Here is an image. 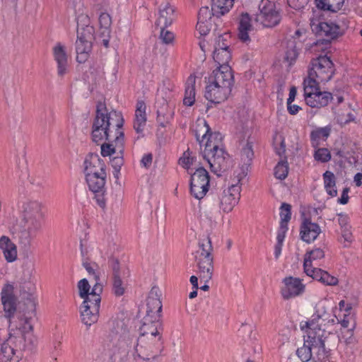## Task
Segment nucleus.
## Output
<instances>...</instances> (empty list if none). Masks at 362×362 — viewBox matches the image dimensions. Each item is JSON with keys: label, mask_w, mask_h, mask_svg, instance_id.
<instances>
[{"label": "nucleus", "mask_w": 362, "mask_h": 362, "mask_svg": "<svg viewBox=\"0 0 362 362\" xmlns=\"http://www.w3.org/2000/svg\"><path fill=\"white\" fill-rule=\"evenodd\" d=\"M209 189V175L204 168H199L192 174L190 193L197 199L204 198Z\"/></svg>", "instance_id": "nucleus-14"}, {"label": "nucleus", "mask_w": 362, "mask_h": 362, "mask_svg": "<svg viewBox=\"0 0 362 362\" xmlns=\"http://www.w3.org/2000/svg\"><path fill=\"white\" fill-rule=\"evenodd\" d=\"M222 139L220 133L213 132L202 144L204 158L208 162L211 171L218 176L226 170L228 160V153L222 148Z\"/></svg>", "instance_id": "nucleus-5"}, {"label": "nucleus", "mask_w": 362, "mask_h": 362, "mask_svg": "<svg viewBox=\"0 0 362 362\" xmlns=\"http://www.w3.org/2000/svg\"><path fill=\"white\" fill-rule=\"evenodd\" d=\"M339 319L336 317V321L337 320L338 323L344 328H348L350 323L354 321V314L352 313H341L339 314Z\"/></svg>", "instance_id": "nucleus-49"}, {"label": "nucleus", "mask_w": 362, "mask_h": 362, "mask_svg": "<svg viewBox=\"0 0 362 362\" xmlns=\"http://www.w3.org/2000/svg\"><path fill=\"white\" fill-rule=\"evenodd\" d=\"M8 338L6 341L1 344V349H0V362H15L13 360V356L15 353V348L12 347V345H14L16 349H19L21 350H32L35 346L36 338L34 336V341L32 345L30 346H21L16 339H11V326L10 322H8Z\"/></svg>", "instance_id": "nucleus-20"}, {"label": "nucleus", "mask_w": 362, "mask_h": 362, "mask_svg": "<svg viewBox=\"0 0 362 362\" xmlns=\"http://www.w3.org/2000/svg\"><path fill=\"white\" fill-rule=\"evenodd\" d=\"M86 180L107 176L106 165L98 155H91L84 161Z\"/></svg>", "instance_id": "nucleus-18"}, {"label": "nucleus", "mask_w": 362, "mask_h": 362, "mask_svg": "<svg viewBox=\"0 0 362 362\" xmlns=\"http://www.w3.org/2000/svg\"><path fill=\"white\" fill-rule=\"evenodd\" d=\"M213 14L209 7H202L198 13L197 30L201 35H206L211 28V16Z\"/></svg>", "instance_id": "nucleus-28"}, {"label": "nucleus", "mask_w": 362, "mask_h": 362, "mask_svg": "<svg viewBox=\"0 0 362 362\" xmlns=\"http://www.w3.org/2000/svg\"><path fill=\"white\" fill-rule=\"evenodd\" d=\"M175 19V9L170 3L162 4L159 9L156 24L160 28H165L171 25Z\"/></svg>", "instance_id": "nucleus-30"}, {"label": "nucleus", "mask_w": 362, "mask_h": 362, "mask_svg": "<svg viewBox=\"0 0 362 362\" xmlns=\"http://www.w3.org/2000/svg\"><path fill=\"white\" fill-rule=\"evenodd\" d=\"M288 173V165L286 159L279 161L274 168V175L277 179L284 180Z\"/></svg>", "instance_id": "nucleus-41"}, {"label": "nucleus", "mask_w": 362, "mask_h": 362, "mask_svg": "<svg viewBox=\"0 0 362 362\" xmlns=\"http://www.w3.org/2000/svg\"><path fill=\"white\" fill-rule=\"evenodd\" d=\"M242 159L250 161L253 156V151L251 144L247 143L241 151Z\"/></svg>", "instance_id": "nucleus-56"}, {"label": "nucleus", "mask_w": 362, "mask_h": 362, "mask_svg": "<svg viewBox=\"0 0 362 362\" xmlns=\"http://www.w3.org/2000/svg\"><path fill=\"white\" fill-rule=\"evenodd\" d=\"M337 119L339 123L345 124L350 122L354 121L355 116L351 112H349L346 115L339 112L337 114Z\"/></svg>", "instance_id": "nucleus-53"}, {"label": "nucleus", "mask_w": 362, "mask_h": 362, "mask_svg": "<svg viewBox=\"0 0 362 362\" xmlns=\"http://www.w3.org/2000/svg\"><path fill=\"white\" fill-rule=\"evenodd\" d=\"M330 48L329 41L327 40H319L311 46V51L315 54L325 52Z\"/></svg>", "instance_id": "nucleus-46"}, {"label": "nucleus", "mask_w": 362, "mask_h": 362, "mask_svg": "<svg viewBox=\"0 0 362 362\" xmlns=\"http://www.w3.org/2000/svg\"><path fill=\"white\" fill-rule=\"evenodd\" d=\"M335 323L336 315L332 313L329 303L320 300L316 304L315 313L310 319L300 323V328L327 338L332 333Z\"/></svg>", "instance_id": "nucleus-4"}, {"label": "nucleus", "mask_w": 362, "mask_h": 362, "mask_svg": "<svg viewBox=\"0 0 362 362\" xmlns=\"http://www.w3.org/2000/svg\"><path fill=\"white\" fill-rule=\"evenodd\" d=\"M299 55V49L295 41H289L287 43L286 49L284 59L288 63V66L293 64Z\"/></svg>", "instance_id": "nucleus-39"}, {"label": "nucleus", "mask_w": 362, "mask_h": 362, "mask_svg": "<svg viewBox=\"0 0 362 362\" xmlns=\"http://www.w3.org/2000/svg\"><path fill=\"white\" fill-rule=\"evenodd\" d=\"M329 135V129L321 128L311 133V139L313 140V145L315 146L317 144H315V141L320 139H326Z\"/></svg>", "instance_id": "nucleus-48"}, {"label": "nucleus", "mask_w": 362, "mask_h": 362, "mask_svg": "<svg viewBox=\"0 0 362 362\" xmlns=\"http://www.w3.org/2000/svg\"><path fill=\"white\" fill-rule=\"evenodd\" d=\"M252 30H238V37L239 39L245 43H247L250 41V33Z\"/></svg>", "instance_id": "nucleus-61"}, {"label": "nucleus", "mask_w": 362, "mask_h": 362, "mask_svg": "<svg viewBox=\"0 0 362 362\" xmlns=\"http://www.w3.org/2000/svg\"><path fill=\"white\" fill-rule=\"evenodd\" d=\"M82 265L90 276L93 277L95 283H101L100 277L103 273L101 268L95 262L82 260Z\"/></svg>", "instance_id": "nucleus-40"}, {"label": "nucleus", "mask_w": 362, "mask_h": 362, "mask_svg": "<svg viewBox=\"0 0 362 362\" xmlns=\"http://www.w3.org/2000/svg\"><path fill=\"white\" fill-rule=\"evenodd\" d=\"M324 187L327 193L331 197H334L337 195V189L336 187V177L334 174L327 170L323 174Z\"/></svg>", "instance_id": "nucleus-37"}, {"label": "nucleus", "mask_w": 362, "mask_h": 362, "mask_svg": "<svg viewBox=\"0 0 362 362\" xmlns=\"http://www.w3.org/2000/svg\"><path fill=\"white\" fill-rule=\"evenodd\" d=\"M227 37L228 35L226 34L218 36L215 41L214 49H216L218 47H221L223 45H228V43L226 42Z\"/></svg>", "instance_id": "nucleus-64"}, {"label": "nucleus", "mask_w": 362, "mask_h": 362, "mask_svg": "<svg viewBox=\"0 0 362 362\" xmlns=\"http://www.w3.org/2000/svg\"><path fill=\"white\" fill-rule=\"evenodd\" d=\"M160 291L158 287H153L149 292L146 303V316L160 318L162 303L160 299Z\"/></svg>", "instance_id": "nucleus-25"}, {"label": "nucleus", "mask_w": 362, "mask_h": 362, "mask_svg": "<svg viewBox=\"0 0 362 362\" xmlns=\"http://www.w3.org/2000/svg\"><path fill=\"white\" fill-rule=\"evenodd\" d=\"M339 307L341 313H352L351 304L346 303L344 300H341L339 303Z\"/></svg>", "instance_id": "nucleus-63"}, {"label": "nucleus", "mask_w": 362, "mask_h": 362, "mask_svg": "<svg viewBox=\"0 0 362 362\" xmlns=\"http://www.w3.org/2000/svg\"><path fill=\"white\" fill-rule=\"evenodd\" d=\"M325 3L322 6V8L337 12L340 10L344 5V0H324Z\"/></svg>", "instance_id": "nucleus-47"}, {"label": "nucleus", "mask_w": 362, "mask_h": 362, "mask_svg": "<svg viewBox=\"0 0 362 362\" xmlns=\"http://www.w3.org/2000/svg\"><path fill=\"white\" fill-rule=\"evenodd\" d=\"M114 154H117V156L113 157L111 160L112 166L114 169H121V167L123 165V153L122 154L114 153ZM112 155H113V153Z\"/></svg>", "instance_id": "nucleus-58"}, {"label": "nucleus", "mask_w": 362, "mask_h": 362, "mask_svg": "<svg viewBox=\"0 0 362 362\" xmlns=\"http://www.w3.org/2000/svg\"><path fill=\"white\" fill-rule=\"evenodd\" d=\"M303 86L305 103L311 107H325L332 99V94L327 91H320L318 84L315 81L304 80Z\"/></svg>", "instance_id": "nucleus-12"}, {"label": "nucleus", "mask_w": 362, "mask_h": 362, "mask_svg": "<svg viewBox=\"0 0 362 362\" xmlns=\"http://www.w3.org/2000/svg\"><path fill=\"white\" fill-rule=\"evenodd\" d=\"M123 117L119 112L108 110L105 105H97L95 117L92 126V139L95 143L108 141L101 145V154L110 156L114 153L124 152Z\"/></svg>", "instance_id": "nucleus-2"}, {"label": "nucleus", "mask_w": 362, "mask_h": 362, "mask_svg": "<svg viewBox=\"0 0 362 362\" xmlns=\"http://www.w3.org/2000/svg\"><path fill=\"white\" fill-rule=\"evenodd\" d=\"M98 288L100 291L98 293V297H101V294L103 291V285L101 283H95L91 291H90V285L86 279H81L77 284L78 295L83 300L91 301L93 292L95 289H98Z\"/></svg>", "instance_id": "nucleus-27"}, {"label": "nucleus", "mask_w": 362, "mask_h": 362, "mask_svg": "<svg viewBox=\"0 0 362 362\" xmlns=\"http://www.w3.org/2000/svg\"><path fill=\"white\" fill-rule=\"evenodd\" d=\"M213 57L214 61L219 65H228V63L231 58L230 52L228 50V45H223L221 47L214 49Z\"/></svg>", "instance_id": "nucleus-36"}, {"label": "nucleus", "mask_w": 362, "mask_h": 362, "mask_svg": "<svg viewBox=\"0 0 362 362\" xmlns=\"http://www.w3.org/2000/svg\"><path fill=\"white\" fill-rule=\"evenodd\" d=\"M322 230L320 226L308 219H305L300 226V235L301 239L308 243L313 242Z\"/></svg>", "instance_id": "nucleus-26"}, {"label": "nucleus", "mask_w": 362, "mask_h": 362, "mask_svg": "<svg viewBox=\"0 0 362 362\" xmlns=\"http://www.w3.org/2000/svg\"><path fill=\"white\" fill-rule=\"evenodd\" d=\"M194 131L197 140L201 146H202L209 134L211 133L208 124L204 119H199L197 122Z\"/></svg>", "instance_id": "nucleus-38"}, {"label": "nucleus", "mask_w": 362, "mask_h": 362, "mask_svg": "<svg viewBox=\"0 0 362 362\" xmlns=\"http://www.w3.org/2000/svg\"><path fill=\"white\" fill-rule=\"evenodd\" d=\"M314 158L316 160L321 163H327L331 159L329 151L325 148H319L315 150Z\"/></svg>", "instance_id": "nucleus-45"}, {"label": "nucleus", "mask_w": 362, "mask_h": 362, "mask_svg": "<svg viewBox=\"0 0 362 362\" xmlns=\"http://www.w3.org/2000/svg\"><path fill=\"white\" fill-rule=\"evenodd\" d=\"M305 286L299 278L287 276L283 279L280 293L283 299L289 300L301 296Z\"/></svg>", "instance_id": "nucleus-17"}, {"label": "nucleus", "mask_w": 362, "mask_h": 362, "mask_svg": "<svg viewBox=\"0 0 362 362\" xmlns=\"http://www.w3.org/2000/svg\"><path fill=\"white\" fill-rule=\"evenodd\" d=\"M160 38L163 43L170 44L174 40V34L170 30H165V28H160Z\"/></svg>", "instance_id": "nucleus-54"}, {"label": "nucleus", "mask_w": 362, "mask_h": 362, "mask_svg": "<svg viewBox=\"0 0 362 362\" xmlns=\"http://www.w3.org/2000/svg\"><path fill=\"white\" fill-rule=\"evenodd\" d=\"M291 205L288 204L283 203L281 204L280 208L281 225L287 226L291 217Z\"/></svg>", "instance_id": "nucleus-43"}, {"label": "nucleus", "mask_w": 362, "mask_h": 362, "mask_svg": "<svg viewBox=\"0 0 362 362\" xmlns=\"http://www.w3.org/2000/svg\"><path fill=\"white\" fill-rule=\"evenodd\" d=\"M308 276L327 286H336L339 283V280L336 276L329 274L327 272L321 269L312 270V272L308 274Z\"/></svg>", "instance_id": "nucleus-34"}, {"label": "nucleus", "mask_w": 362, "mask_h": 362, "mask_svg": "<svg viewBox=\"0 0 362 362\" xmlns=\"http://www.w3.org/2000/svg\"><path fill=\"white\" fill-rule=\"evenodd\" d=\"M106 180L107 176H99V177L86 180L89 190L94 194L93 199L102 209H104L106 205Z\"/></svg>", "instance_id": "nucleus-19"}, {"label": "nucleus", "mask_w": 362, "mask_h": 362, "mask_svg": "<svg viewBox=\"0 0 362 362\" xmlns=\"http://www.w3.org/2000/svg\"><path fill=\"white\" fill-rule=\"evenodd\" d=\"M309 0H287L289 6L294 9L299 10L307 5Z\"/></svg>", "instance_id": "nucleus-57"}, {"label": "nucleus", "mask_w": 362, "mask_h": 362, "mask_svg": "<svg viewBox=\"0 0 362 362\" xmlns=\"http://www.w3.org/2000/svg\"><path fill=\"white\" fill-rule=\"evenodd\" d=\"M158 342L156 339L151 340L147 339L146 337H139L133 353L134 360L141 359L149 361L151 359H156L157 355L155 354V346Z\"/></svg>", "instance_id": "nucleus-16"}, {"label": "nucleus", "mask_w": 362, "mask_h": 362, "mask_svg": "<svg viewBox=\"0 0 362 362\" xmlns=\"http://www.w3.org/2000/svg\"><path fill=\"white\" fill-rule=\"evenodd\" d=\"M80 247L83 260H88V253L91 247L90 245L87 242H81Z\"/></svg>", "instance_id": "nucleus-59"}, {"label": "nucleus", "mask_w": 362, "mask_h": 362, "mask_svg": "<svg viewBox=\"0 0 362 362\" xmlns=\"http://www.w3.org/2000/svg\"><path fill=\"white\" fill-rule=\"evenodd\" d=\"M235 0H211V12L213 16H221L228 13Z\"/></svg>", "instance_id": "nucleus-33"}, {"label": "nucleus", "mask_w": 362, "mask_h": 362, "mask_svg": "<svg viewBox=\"0 0 362 362\" xmlns=\"http://www.w3.org/2000/svg\"><path fill=\"white\" fill-rule=\"evenodd\" d=\"M247 172L243 168L234 171L230 177L228 186L223 189L218 196V206L223 213L233 211L240 199L242 181L246 177Z\"/></svg>", "instance_id": "nucleus-7"}, {"label": "nucleus", "mask_w": 362, "mask_h": 362, "mask_svg": "<svg viewBox=\"0 0 362 362\" xmlns=\"http://www.w3.org/2000/svg\"><path fill=\"white\" fill-rule=\"evenodd\" d=\"M255 21L267 28L277 25L280 23L281 15L276 4L270 0H261Z\"/></svg>", "instance_id": "nucleus-11"}, {"label": "nucleus", "mask_w": 362, "mask_h": 362, "mask_svg": "<svg viewBox=\"0 0 362 362\" xmlns=\"http://www.w3.org/2000/svg\"><path fill=\"white\" fill-rule=\"evenodd\" d=\"M99 23L100 28L107 31L112 24V20L110 14L107 13H102L99 17Z\"/></svg>", "instance_id": "nucleus-52"}, {"label": "nucleus", "mask_w": 362, "mask_h": 362, "mask_svg": "<svg viewBox=\"0 0 362 362\" xmlns=\"http://www.w3.org/2000/svg\"><path fill=\"white\" fill-rule=\"evenodd\" d=\"M0 250L8 262H13L17 259V247L6 235L0 237Z\"/></svg>", "instance_id": "nucleus-29"}, {"label": "nucleus", "mask_w": 362, "mask_h": 362, "mask_svg": "<svg viewBox=\"0 0 362 362\" xmlns=\"http://www.w3.org/2000/svg\"><path fill=\"white\" fill-rule=\"evenodd\" d=\"M341 238L344 239V247L349 246L353 241V235L349 227L341 229Z\"/></svg>", "instance_id": "nucleus-55"}, {"label": "nucleus", "mask_w": 362, "mask_h": 362, "mask_svg": "<svg viewBox=\"0 0 362 362\" xmlns=\"http://www.w3.org/2000/svg\"><path fill=\"white\" fill-rule=\"evenodd\" d=\"M94 28L90 25V19L86 15L80 14L77 18V40L76 42V61L84 63L89 58L92 50Z\"/></svg>", "instance_id": "nucleus-6"}, {"label": "nucleus", "mask_w": 362, "mask_h": 362, "mask_svg": "<svg viewBox=\"0 0 362 362\" xmlns=\"http://www.w3.org/2000/svg\"><path fill=\"white\" fill-rule=\"evenodd\" d=\"M19 293L25 308H18L15 288L11 284L3 286L0 293L4 316L10 322L11 339H16L21 346H30L34 341L33 318L36 315L37 298L36 287L32 281L19 286Z\"/></svg>", "instance_id": "nucleus-1"}, {"label": "nucleus", "mask_w": 362, "mask_h": 362, "mask_svg": "<svg viewBox=\"0 0 362 362\" xmlns=\"http://www.w3.org/2000/svg\"><path fill=\"white\" fill-rule=\"evenodd\" d=\"M325 257V252L320 248H315L309 252H307L304 256L303 267L305 274H310L312 270L317 269L318 268L314 267L313 263L323 259Z\"/></svg>", "instance_id": "nucleus-31"}, {"label": "nucleus", "mask_w": 362, "mask_h": 362, "mask_svg": "<svg viewBox=\"0 0 362 362\" xmlns=\"http://www.w3.org/2000/svg\"><path fill=\"white\" fill-rule=\"evenodd\" d=\"M349 216L346 214H339L338 222L341 229L349 228Z\"/></svg>", "instance_id": "nucleus-62"}, {"label": "nucleus", "mask_w": 362, "mask_h": 362, "mask_svg": "<svg viewBox=\"0 0 362 362\" xmlns=\"http://www.w3.org/2000/svg\"><path fill=\"white\" fill-rule=\"evenodd\" d=\"M252 30V25L251 24V18L247 13H243L240 16L238 30Z\"/></svg>", "instance_id": "nucleus-50"}, {"label": "nucleus", "mask_w": 362, "mask_h": 362, "mask_svg": "<svg viewBox=\"0 0 362 362\" xmlns=\"http://www.w3.org/2000/svg\"><path fill=\"white\" fill-rule=\"evenodd\" d=\"M19 223L13 227L21 244L30 245L41 232L45 220L43 203L37 199L24 198L18 202Z\"/></svg>", "instance_id": "nucleus-3"}, {"label": "nucleus", "mask_w": 362, "mask_h": 362, "mask_svg": "<svg viewBox=\"0 0 362 362\" xmlns=\"http://www.w3.org/2000/svg\"><path fill=\"white\" fill-rule=\"evenodd\" d=\"M305 334L303 345L298 348L296 354L302 362H315V357H319L326 349L325 337H320L313 331L303 329Z\"/></svg>", "instance_id": "nucleus-9"}, {"label": "nucleus", "mask_w": 362, "mask_h": 362, "mask_svg": "<svg viewBox=\"0 0 362 362\" xmlns=\"http://www.w3.org/2000/svg\"><path fill=\"white\" fill-rule=\"evenodd\" d=\"M287 230H288L287 226L280 224V227L278 230V233H277V236H276L277 243L283 244Z\"/></svg>", "instance_id": "nucleus-60"}, {"label": "nucleus", "mask_w": 362, "mask_h": 362, "mask_svg": "<svg viewBox=\"0 0 362 362\" xmlns=\"http://www.w3.org/2000/svg\"><path fill=\"white\" fill-rule=\"evenodd\" d=\"M274 148L276 153L279 156H282L284 155L286 151V146L284 144V139L281 136H276L274 138Z\"/></svg>", "instance_id": "nucleus-51"}, {"label": "nucleus", "mask_w": 362, "mask_h": 362, "mask_svg": "<svg viewBox=\"0 0 362 362\" xmlns=\"http://www.w3.org/2000/svg\"><path fill=\"white\" fill-rule=\"evenodd\" d=\"M209 81L219 84L222 86H224L231 90L233 81V75L231 71V68L228 65L218 66L213 71L211 75L209 76Z\"/></svg>", "instance_id": "nucleus-24"}, {"label": "nucleus", "mask_w": 362, "mask_h": 362, "mask_svg": "<svg viewBox=\"0 0 362 362\" xmlns=\"http://www.w3.org/2000/svg\"><path fill=\"white\" fill-rule=\"evenodd\" d=\"M161 324L159 318L152 317L151 316H145L143 322L139 328V337H146L147 339H156L159 341L161 339L159 329Z\"/></svg>", "instance_id": "nucleus-22"}, {"label": "nucleus", "mask_w": 362, "mask_h": 362, "mask_svg": "<svg viewBox=\"0 0 362 362\" xmlns=\"http://www.w3.org/2000/svg\"><path fill=\"white\" fill-rule=\"evenodd\" d=\"M98 288H95L92 296V300H83L81 306V317L84 325L90 327L95 323L99 317L101 297H98Z\"/></svg>", "instance_id": "nucleus-13"}, {"label": "nucleus", "mask_w": 362, "mask_h": 362, "mask_svg": "<svg viewBox=\"0 0 362 362\" xmlns=\"http://www.w3.org/2000/svg\"><path fill=\"white\" fill-rule=\"evenodd\" d=\"M212 246L209 239L199 243V248L195 252L197 275L202 282L208 283L214 274V258Z\"/></svg>", "instance_id": "nucleus-8"}, {"label": "nucleus", "mask_w": 362, "mask_h": 362, "mask_svg": "<svg viewBox=\"0 0 362 362\" xmlns=\"http://www.w3.org/2000/svg\"><path fill=\"white\" fill-rule=\"evenodd\" d=\"M310 25L312 30L315 32L316 35L325 36L331 39L336 38L341 35L348 27L347 23L344 21L340 23L334 22L315 23L312 21Z\"/></svg>", "instance_id": "nucleus-15"}, {"label": "nucleus", "mask_w": 362, "mask_h": 362, "mask_svg": "<svg viewBox=\"0 0 362 362\" xmlns=\"http://www.w3.org/2000/svg\"><path fill=\"white\" fill-rule=\"evenodd\" d=\"M195 83L196 77L194 75H190L187 81L185 91V96L183 99L184 105L187 106H192L195 101Z\"/></svg>", "instance_id": "nucleus-35"}, {"label": "nucleus", "mask_w": 362, "mask_h": 362, "mask_svg": "<svg viewBox=\"0 0 362 362\" xmlns=\"http://www.w3.org/2000/svg\"><path fill=\"white\" fill-rule=\"evenodd\" d=\"M230 91V88H227L224 86L208 81L204 96L209 102L218 104L228 98Z\"/></svg>", "instance_id": "nucleus-23"}, {"label": "nucleus", "mask_w": 362, "mask_h": 362, "mask_svg": "<svg viewBox=\"0 0 362 362\" xmlns=\"http://www.w3.org/2000/svg\"><path fill=\"white\" fill-rule=\"evenodd\" d=\"M334 74V64L329 57L320 56L312 61L308 76L305 80H311L317 84L329 81Z\"/></svg>", "instance_id": "nucleus-10"}, {"label": "nucleus", "mask_w": 362, "mask_h": 362, "mask_svg": "<svg viewBox=\"0 0 362 362\" xmlns=\"http://www.w3.org/2000/svg\"><path fill=\"white\" fill-rule=\"evenodd\" d=\"M126 286L119 275L113 276L112 292L116 296H122L125 292Z\"/></svg>", "instance_id": "nucleus-42"}, {"label": "nucleus", "mask_w": 362, "mask_h": 362, "mask_svg": "<svg viewBox=\"0 0 362 362\" xmlns=\"http://www.w3.org/2000/svg\"><path fill=\"white\" fill-rule=\"evenodd\" d=\"M195 158L192 155V152L187 150L184 152L182 156L179 160L180 165L186 169H189L193 165Z\"/></svg>", "instance_id": "nucleus-44"}, {"label": "nucleus", "mask_w": 362, "mask_h": 362, "mask_svg": "<svg viewBox=\"0 0 362 362\" xmlns=\"http://www.w3.org/2000/svg\"><path fill=\"white\" fill-rule=\"evenodd\" d=\"M54 60L57 64V75L63 78L69 71V56L66 46L61 43H56L52 47Z\"/></svg>", "instance_id": "nucleus-21"}, {"label": "nucleus", "mask_w": 362, "mask_h": 362, "mask_svg": "<svg viewBox=\"0 0 362 362\" xmlns=\"http://www.w3.org/2000/svg\"><path fill=\"white\" fill-rule=\"evenodd\" d=\"M146 105L143 101H138L135 111L134 129L137 133L143 132L146 123Z\"/></svg>", "instance_id": "nucleus-32"}]
</instances>
